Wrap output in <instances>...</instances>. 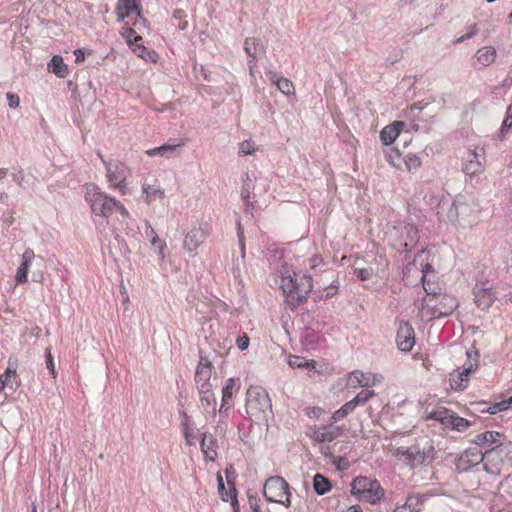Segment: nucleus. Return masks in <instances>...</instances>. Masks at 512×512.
Here are the masks:
<instances>
[{
  "label": "nucleus",
  "mask_w": 512,
  "mask_h": 512,
  "mask_svg": "<svg viewBox=\"0 0 512 512\" xmlns=\"http://www.w3.org/2000/svg\"><path fill=\"white\" fill-rule=\"evenodd\" d=\"M405 504L408 508L413 510V512H420L423 505V499L419 495H410L407 497Z\"/></svg>",
  "instance_id": "obj_44"
},
{
  "label": "nucleus",
  "mask_w": 512,
  "mask_h": 512,
  "mask_svg": "<svg viewBox=\"0 0 512 512\" xmlns=\"http://www.w3.org/2000/svg\"><path fill=\"white\" fill-rule=\"evenodd\" d=\"M6 98L8 101V106L12 109H15L19 107L20 105V98L18 95L8 92L6 94Z\"/></svg>",
  "instance_id": "obj_55"
},
{
  "label": "nucleus",
  "mask_w": 512,
  "mask_h": 512,
  "mask_svg": "<svg viewBox=\"0 0 512 512\" xmlns=\"http://www.w3.org/2000/svg\"><path fill=\"white\" fill-rule=\"evenodd\" d=\"M313 487L317 495L322 496L331 489L330 481L322 474H316L313 478Z\"/></svg>",
  "instance_id": "obj_34"
},
{
  "label": "nucleus",
  "mask_w": 512,
  "mask_h": 512,
  "mask_svg": "<svg viewBox=\"0 0 512 512\" xmlns=\"http://www.w3.org/2000/svg\"><path fill=\"white\" fill-rule=\"evenodd\" d=\"M474 301L477 307L486 310L494 303L496 297L487 282H477L473 288Z\"/></svg>",
  "instance_id": "obj_15"
},
{
  "label": "nucleus",
  "mask_w": 512,
  "mask_h": 512,
  "mask_svg": "<svg viewBox=\"0 0 512 512\" xmlns=\"http://www.w3.org/2000/svg\"><path fill=\"white\" fill-rule=\"evenodd\" d=\"M45 362H46V367L50 371L52 377L56 378L57 372H56V368H55V363L53 360V356L51 354V350L49 348H47L45 350Z\"/></svg>",
  "instance_id": "obj_50"
},
{
  "label": "nucleus",
  "mask_w": 512,
  "mask_h": 512,
  "mask_svg": "<svg viewBox=\"0 0 512 512\" xmlns=\"http://www.w3.org/2000/svg\"><path fill=\"white\" fill-rule=\"evenodd\" d=\"M351 496L360 502L371 505L378 504L384 497L385 491L376 479L366 476H357L350 483Z\"/></svg>",
  "instance_id": "obj_6"
},
{
  "label": "nucleus",
  "mask_w": 512,
  "mask_h": 512,
  "mask_svg": "<svg viewBox=\"0 0 512 512\" xmlns=\"http://www.w3.org/2000/svg\"><path fill=\"white\" fill-rule=\"evenodd\" d=\"M74 55H75V62L78 64L82 63L85 60V53L82 49H76L74 51Z\"/></svg>",
  "instance_id": "obj_62"
},
{
  "label": "nucleus",
  "mask_w": 512,
  "mask_h": 512,
  "mask_svg": "<svg viewBox=\"0 0 512 512\" xmlns=\"http://www.w3.org/2000/svg\"><path fill=\"white\" fill-rule=\"evenodd\" d=\"M355 274L358 279L364 281V280H368L371 278L373 271L371 268H361V269H356Z\"/></svg>",
  "instance_id": "obj_54"
},
{
  "label": "nucleus",
  "mask_w": 512,
  "mask_h": 512,
  "mask_svg": "<svg viewBox=\"0 0 512 512\" xmlns=\"http://www.w3.org/2000/svg\"><path fill=\"white\" fill-rule=\"evenodd\" d=\"M85 200L96 216L108 218L114 211H118L123 217L129 215L127 209L118 200L102 192L94 183L85 184Z\"/></svg>",
  "instance_id": "obj_1"
},
{
  "label": "nucleus",
  "mask_w": 512,
  "mask_h": 512,
  "mask_svg": "<svg viewBox=\"0 0 512 512\" xmlns=\"http://www.w3.org/2000/svg\"><path fill=\"white\" fill-rule=\"evenodd\" d=\"M263 493L268 502L284 504L286 507L291 505L289 485L280 476L269 477L264 484Z\"/></svg>",
  "instance_id": "obj_9"
},
{
  "label": "nucleus",
  "mask_w": 512,
  "mask_h": 512,
  "mask_svg": "<svg viewBox=\"0 0 512 512\" xmlns=\"http://www.w3.org/2000/svg\"><path fill=\"white\" fill-rule=\"evenodd\" d=\"M447 219L454 225H459V197H457L447 211Z\"/></svg>",
  "instance_id": "obj_42"
},
{
  "label": "nucleus",
  "mask_w": 512,
  "mask_h": 512,
  "mask_svg": "<svg viewBox=\"0 0 512 512\" xmlns=\"http://www.w3.org/2000/svg\"><path fill=\"white\" fill-rule=\"evenodd\" d=\"M183 426V434L185 438V442L187 445H194L195 444V433L193 429L189 428L187 424H182Z\"/></svg>",
  "instance_id": "obj_51"
},
{
  "label": "nucleus",
  "mask_w": 512,
  "mask_h": 512,
  "mask_svg": "<svg viewBox=\"0 0 512 512\" xmlns=\"http://www.w3.org/2000/svg\"><path fill=\"white\" fill-rule=\"evenodd\" d=\"M143 193L146 196V201L150 203L152 200H154L156 197L163 198L164 197V190L155 188L151 185H143Z\"/></svg>",
  "instance_id": "obj_43"
},
{
  "label": "nucleus",
  "mask_w": 512,
  "mask_h": 512,
  "mask_svg": "<svg viewBox=\"0 0 512 512\" xmlns=\"http://www.w3.org/2000/svg\"><path fill=\"white\" fill-rule=\"evenodd\" d=\"M395 234L400 233L401 245L405 251L411 250L417 243L419 235L418 229L413 224L400 223L394 228Z\"/></svg>",
  "instance_id": "obj_18"
},
{
  "label": "nucleus",
  "mask_w": 512,
  "mask_h": 512,
  "mask_svg": "<svg viewBox=\"0 0 512 512\" xmlns=\"http://www.w3.org/2000/svg\"><path fill=\"white\" fill-rule=\"evenodd\" d=\"M380 378L381 376L376 374L364 373L360 370H354L349 374L348 386L352 388H356L357 386L371 387L380 382Z\"/></svg>",
  "instance_id": "obj_20"
},
{
  "label": "nucleus",
  "mask_w": 512,
  "mask_h": 512,
  "mask_svg": "<svg viewBox=\"0 0 512 512\" xmlns=\"http://www.w3.org/2000/svg\"><path fill=\"white\" fill-rule=\"evenodd\" d=\"M207 234L202 227H193L185 236L183 241L184 249L192 253L206 240Z\"/></svg>",
  "instance_id": "obj_21"
},
{
  "label": "nucleus",
  "mask_w": 512,
  "mask_h": 512,
  "mask_svg": "<svg viewBox=\"0 0 512 512\" xmlns=\"http://www.w3.org/2000/svg\"><path fill=\"white\" fill-rule=\"evenodd\" d=\"M200 447L203 452V454L206 456V458L210 460H214L217 453H216V440L213 437L212 434L209 433H203L202 438L200 441Z\"/></svg>",
  "instance_id": "obj_31"
},
{
  "label": "nucleus",
  "mask_w": 512,
  "mask_h": 512,
  "mask_svg": "<svg viewBox=\"0 0 512 512\" xmlns=\"http://www.w3.org/2000/svg\"><path fill=\"white\" fill-rule=\"evenodd\" d=\"M45 261L40 255L35 254L32 249H26L21 256V263L15 275L17 284H24L28 281V273H32V281L41 283L44 281Z\"/></svg>",
  "instance_id": "obj_7"
},
{
  "label": "nucleus",
  "mask_w": 512,
  "mask_h": 512,
  "mask_svg": "<svg viewBox=\"0 0 512 512\" xmlns=\"http://www.w3.org/2000/svg\"><path fill=\"white\" fill-rule=\"evenodd\" d=\"M422 272H423V275H422L423 289L425 290V292L428 296L427 298H433V300H435L437 293L434 289L431 288L430 283L425 280V278H426L425 272L426 271L423 270Z\"/></svg>",
  "instance_id": "obj_53"
},
{
  "label": "nucleus",
  "mask_w": 512,
  "mask_h": 512,
  "mask_svg": "<svg viewBox=\"0 0 512 512\" xmlns=\"http://www.w3.org/2000/svg\"><path fill=\"white\" fill-rule=\"evenodd\" d=\"M254 152V145L252 142L245 140L240 143L239 154L240 155H251Z\"/></svg>",
  "instance_id": "obj_52"
},
{
  "label": "nucleus",
  "mask_w": 512,
  "mask_h": 512,
  "mask_svg": "<svg viewBox=\"0 0 512 512\" xmlns=\"http://www.w3.org/2000/svg\"><path fill=\"white\" fill-rule=\"evenodd\" d=\"M246 413L255 422L268 421L272 416V402L267 391L260 386H251L246 392Z\"/></svg>",
  "instance_id": "obj_2"
},
{
  "label": "nucleus",
  "mask_w": 512,
  "mask_h": 512,
  "mask_svg": "<svg viewBox=\"0 0 512 512\" xmlns=\"http://www.w3.org/2000/svg\"><path fill=\"white\" fill-rule=\"evenodd\" d=\"M395 455L411 468L426 466L433 462L436 456L434 444L431 440L416 443L408 448L399 447Z\"/></svg>",
  "instance_id": "obj_4"
},
{
  "label": "nucleus",
  "mask_w": 512,
  "mask_h": 512,
  "mask_svg": "<svg viewBox=\"0 0 512 512\" xmlns=\"http://www.w3.org/2000/svg\"><path fill=\"white\" fill-rule=\"evenodd\" d=\"M473 66L482 69L492 64L496 59V49L492 46H485L477 50L474 56Z\"/></svg>",
  "instance_id": "obj_23"
},
{
  "label": "nucleus",
  "mask_w": 512,
  "mask_h": 512,
  "mask_svg": "<svg viewBox=\"0 0 512 512\" xmlns=\"http://www.w3.org/2000/svg\"><path fill=\"white\" fill-rule=\"evenodd\" d=\"M244 50L249 57L256 58L258 54L264 52L263 45L256 38H247L244 43Z\"/></svg>",
  "instance_id": "obj_35"
},
{
  "label": "nucleus",
  "mask_w": 512,
  "mask_h": 512,
  "mask_svg": "<svg viewBox=\"0 0 512 512\" xmlns=\"http://www.w3.org/2000/svg\"><path fill=\"white\" fill-rule=\"evenodd\" d=\"M509 408V402H498L493 405L488 406L486 409H483L482 412H488L489 414H497L501 411L507 410Z\"/></svg>",
  "instance_id": "obj_49"
},
{
  "label": "nucleus",
  "mask_w": 512,
  "mask_h": 512,
  "mask_svg": "<svg viewBox=\"0 0 512 512\" xmlns=\"http://www.w3.org/2000/svg\"><path fill=\"white\" fill-rule=\"evenodd\" d=\"M249 338L247 335H242V336H239L237 338V341H236V344H237V347L241 350V351H244L248 348L249 346Z\"/></svg>",
  "instance_id": "obj_57"
},
{
  "label": "nucleus",
  "mask_w": 512,
  "mask_h": 512,
  "mask_svg": "<svg viewBox=\"0 0 512 512\" xmlns=\"http://www.w3.org/2000/svg\"><path fill=\"white\" fill-rule=\"evenodd\" d=\"M250 174H245L241 189V198L245 205V213H249L254 209L253 203L250 202V194L254 190V182Z\"/></svg>",
  "instance_id": "obj_28"
},
{
  "label": "nucleus",
  "mask_w": 512,
  "mask_h": 512,
  "mask_svg": "<svg viewBox=\"0 0 512 512\" xmlns=\"http://www.w3.org/2000/svg\"><path fill=\"white\" fill-rule=\"evenodd\" d=\"M217 481H218V490H219V494L222 498V500L224 501H228V499L234 495L233 492H231V490L234 488L232 487L230 489V492L228 493V491L226 490L225 486H224V482H223V478L220 474L217 475Z\"/></svg>",
  "instance_id": "obj_48"
},
{
  "label": "nucleus",
  "mask_w": 512,
  "mask_h": 512,
  "mask_svg": "<svg viewBox=\"0 0 512 512\" xmlns=\"http://www.w3.org/2000/svg\"><path fill=\"white\" fill-rule=\"evenodd\" d=\"M406 168L409 171L416 170L421 165V159L414 155V154H408L404 159Z\"/></svg>",
  "instance_id": "obj_47"
},
{
  "label": "nucleus",
  "mask_w": 512,
  "mask_h": 512,
  "mask_svg": "<svg viewBox=\"0 0 512 512\" xmlns=\"http://www.w3.org/2000/svg\"><path fill=\"white\" fill-rule=\"evenodd\" d=\"M103 165L106 169V178L109 187L119 190L123 195L127 194L128 189L126 186V179L130 173L127 165L120 161H107L103 160Z\"/></svg>",
  "instance_id": "obj_11"
},
{
  "label": "nucleus",
  "mask_w": 512,
  "mask_h": 512,
  "mask_svg": "<svg viewBox=\"0 0 512 512\" xmlns=\"http://www.w3.org/2000/svg\"><path fill=\"white\" fill-rule=\"evenodd\" d=\"M213 366L211 362L201 357L195 371V384L197 390L213 388L211 383Z\"/></svg>",
  "instance_id": "obj_16"
},
{
  "label": "nucleus",
  "mask_w": 512,
  "mask_h": 512,
  "mask_svg": "<svg viewBox=\"0 0 512 512\" xmlns=\"http://www.w3.org/2000/svg\"><path fill=\"white\" fill-rule=\"evenodd\" d=\"M505 436L497 431H485L476 435L471 442L479 447V450H486L493 446L506 445Z\"/></svg>",
  "instance_id": "obj_17"
},
{
  "label": "nucleus",
  "mask_w": 512,
  "mask_h": 512,
  "mask_svg": "<svg viewBox=\"0 0 512 512\" xmlns=\"http://www.w3.org/2000/svg\"><path fill=\"white\" fill-rule=\"evenodd\" d=\"M244 231H243V228L241 226V223L240 221H237V236L239 238V244H240V247H241V252H242V256L244 257L245 255V246H244Z\"/></svg>",
  "instance_id": "obj_56"
},
{
  "label": "nucleus",
  "mask_w": 512,
  "mask_h": 512,
  "mask_svg": "<svg viewBox=\"0 0 512 512\" xmlns=\"http://www.w3.org/2000/svg\"><path fill=\"white\" fill-rule=\"evenodd\" d=\"M145 233H146V236L150 238L151 244L154 247H157L159 249V255L161 257H164L163 250L166 247V243L158 237V235L156 234V232L150 226L149 223H147V228H146V232Z\"/></svg>",
  "instance_id": "obj_38"
},
{
  "label": "nucleus",
  "mask_w": 512,
  "mask_h": 512,
  "mask_svg": "<svg viewBox=\"0 0 512 512\" xmlns=\"http://www.w3.org/2000/svg\"><path fill=\"white\" fill-rule=\"evenodd\" d=\"M396 344L399 350L402 352H409L415 345V332L412 325L407 321H401L399 323Z\"/></svg>",
  "instance_id": "obj_14"
},
{
  "label": "nucleus",
  "mask_w": 512,
  "mask_h": 512,
  "mask_svg": "<svg viewBox=\"0 0 512 512\" xmlns=\"http://www.w3.org/2000/svg\"><path fill=\"white\" fill-rule=\"evenodd\" d=\"M12 179L14 182H16L17 184L21 185L22 182L24 181V172L21 168L15 170L12 174Z\"/></svg>",
  "instance_id": "obj_58"
},
{
  "label": "nucleus",
  "mask_w": 512,
  "mask_h": 512,
  "mask_svg": "<svg viewBox=\"0 0 512 512\" xmlns=\"http://www.w3.org/2000/svg\"><path fill=\"white\" fill-rule=\"evenodd\" d=\"M200 403L206 413L216 415V398L213 388L198 390Z\"/></svg>",
  "instance_id": "obj_27"
},
{
  "label": "nucleus",
  "mask_w": 512,
  "mask_h": 512,
  "mask_svg": "<svg viewBox=\"0 0 512 512\" xmlns=\"http://www.w3.org/2000/svg\"><path fill=\"white\" fill-rule=\"evenodd\" d=\"M354 410H355V407L353 406V404L350 401H348L341 408H339L332 414L331 419L334 422H337V421L342 420L345 417H347Z\"/></svg>",
  "instance_id": "obj_39"
},
{
  "label": "nucleus",
  "mask_w": 512,
  "mask_h": 512,
  "mask_svg": "<svg viewBox=\"0 0 512 512\" xmlns=\"http://www.w3.org/2000/svg\"><path fill=\"white\" fill-rule=\"evenodd\" d=\"M406 124L403 121H394L392 124L384 127L380 132V139L385 145L392 144L403 131Z\"/></svg>",
  "instance_id": "obj_26"
},
{
  "label": "nucleus",
  "mask_w": 512,
  "mask_h": 512,
  "mask_svg": "<svg viewBox=\"0 0 512 512\" xmlns=\"http://www.w3.org/2000/svg\"><path fill=\"white\" fill-rule=\"evenodd\" d=\"M467 357L469 360L468 365L463 366V370H455L449 375V384L451 389L453 390H463L467 387L469 381V374L473 371L474 365L471 362L472 354L467 352Z\"/></svg>",
  "instance_id": "obj_19"
},
{
  "label": "nucleus",
  "mask_w": 512,
  "mask_h": 512,
  "mask_svg": "<svg viewBox=\"0 0 512 512\" xmlns=\"http://www.w3.org/2000/svg\"><path fill=\"white\" fill-rule=\"evenodd\" d=\"M427 419L437 421L445 428H449L457 432H464L471 426V423L468 420L460 417L456 412L445 407L434 409L427 415Z\"/></svg>",
  "instance_id": "obj_10"
},
{
  "label": "nucleus",
  "mask_w": 512,
  "mask_h": 512,
  "mask_svg": "<svg viewBox=\"0 0 512 512\" xmlns=\"http://www.w3.org/2000/svg\"><path fill=\"white\" fill-rule=\"evenodd\" d=\"M231 492L234 493V495L231 497V505L233 508V512H240V507H239V503H238L237 496H236V489L233 488L231 490Z\"/></svg>",
  "instance_id": "obj_61"
},
{
  "label": "nucleus",
  "mask_w": 512,
  "mask_h": 512,
  "mask_svg": "<svg viewBox=\"0 0 512 512\" xmlns=\"http://www.w3.org/2000/svg\"><path fill=\"white\" fill-rule=\"evenodd\" d=\"M121 35L126 39V42L129 47H133L132 40H134L136 42L141 41V36L136 34V31L134 30V28H130V27L123 28Z\"/></svg>",
  "instance_id": "obj_46"
},
{
  "label": "nucleus",
  "mask_w": 512,
  "mask_h": 512,
  "mask_svg": "<svg viewBox=\"0 0 512 512\" xmlns=\"http://www.w3.org/2000/svg\"><path fill=\"white\" fill-rule=\"evenodd\" d=\"M343 431L344 429L342 427L330 423L327 425L310 427L308 436L318 443L332 442L340 437L343 434Z\"/></svg>",
  "instance_id": "obj_12"
},
{
  "label": "nucleus",
  "mask_w": 512,
  "mask_h": 512,
  "mask_svg": "<svg viewBox=\"0 0 512 512\" xmlns=\"http://www.w3.org/2000/svg\"><path fill=\"white\" fill-rule=\"evenodd\" d=\"M48 70L60 78H64L68 74V66L64 63L60 55H55L48 63Z\"/></svg>",
  "instance_id": "obj_32"
},
{
  "label": "nucleus",
  "mask_w": 512,
  "mask_h": 512,
  "mask_svg": "<svg viewBox=\"0 0 512 512\" xmlns=\"http://www.w3.org/2000/svg\"><path fill=\"white\" fill-rule=\"evenodd\" d=\"M132 12H136L137 16L142 19L140 6L136 0H118L116 5L117 21L122 22Z\"/></svg>",
  "instance_id": "obj_24"
},
{
  "label": "nucleus",
  "mask_w": 512,
  "mask_h": 512,
  "mask_svg": "<svg viewBox=\"0 0 512 512\" xmlns=\"http://www.w3.org/2000/svg\"><path fill=\"white\" fill-rule=\"evenodd\" d=\"M15 389L17 387V375L16 371L7 368L4 373L0 374V392L5 388Z\"/></svg>",
  "instance_id": "obj_33"
},
{
  "label": "nucleus",
  "mask_w": 512,
  "mask_h": 512,
  "mask_svg": "<svg viewBox=\"0 0 512 512\" xmlns=\"http://www.w3.org/2000/svg\"><path fill=\"white\" fill-rule=\"evenodd\" d=\"M133 51L138 57L151 62H156L158 57L155 51L148 50L144 45L134 47Z\"/></svg>",
  "instance_id": "obj_41"
},
{
  "label": "nucleus",
  "mask_w": 512,
  "mask_h": 512,
  "mask_svg": "<svg viewBox=\"0 0 512 512\" xmlns=\"http://www.w3.org/2000/svg\"><path fill=\"white\" fill-rule=\"evenodd\" d=\"M394 512H413V510L408 508L407 505L404 503L403 505L396 507Z\"/></svg>",
  "instance_id": "obj_64"
},
{
  "label": "nucleus",
  "mask_w": 512,
  "mask_h": 512,
  "mask_svg": "<svg viewBox=\"0 0 512 512\" xmlns=\"http://www.w3.org/2000/svg\"><path fill=\"white\" fill-rule=\"evenodd\" d=\"M458 300L448 294H439L436 299L423 298L416 302L417 308L421 311L422 317L427 319L446 317L451 315L458 307Z\"/></svg>",
  "instance_id": "obj_5"
},
{
  "label": "nucleus",
  "mask_w": 512,
  "mask_h": 512,
  "mask_svg": "<svg viewBox=\"0 0 512 512\" xmlns=\"http://www.w3.org/2000/svg\"><path fill=\"white\" fill-rule=\"evenodd\" d=\"M234 389L235 380L233 378H229L222 389V402H225V400H232Z\"/></svg>",
  "instance_id": "obj_45"
},
{
  "label": "nucleus",
  "mask_w": 512,
  "mask_h": 512,
  "mask_svg": "<svg viewBox=\"0 0 512 512\" xmlns=\"http://www.w3.org/2000/svg\"><path fill=\"white\" fill-rule=\"evenodd\" d=\"M483 450L477 447H469L463 451L456 462V469L459 472H467L474 466L483 463Z\"/></svg>",
  "instance_id": "obj_13"
},
{
  "label": "nucleus",
  "mask_w": 512,
  "mask_h": 512,
  "mask_svg": "<svg viewBox=\"0 0 512 512\" xmlns=\"http://www.w3.org/2000/svg\"><path fill=\"white\" fill-rule=\"evenodd\" d=\"M183 145H184L183 141H180L178 143L168 142L162 146L155 147V148L148 150L147 154L152 157L153 156H164V157L170 158L175 154L177 148H179Z\"/></svg>",
  "instance_id": "obj_30"
},
{
  "label": "nucleus",
  "mask_w": 512,
  "mask_h": 512,
  "mask_svg": "<svg viewBox=\"0 0 512 512\" xmlns=\"http://www.w3.org/2000/svg\"><path fill=\"white\" fill-rule=\"evenodd\" d=\"M321 265L324 264L322 258H320L319 256H313L310 258V267L312 270H316Z\"/></svg>",
  "instance_id": "obj_59"
},
{
  "label": "nucleus",
  "mask_w": 512,
  "mask_h": 512,
  "mask_svg": "<svg viewBox=\"0 0 512 512\" xmlns=\"http://www.w3.org/2000/svg\"><path fill=\"white\" fill-rule=\"evenodd\" d=\"M459 226L467 227L476 222V209L459 197Z\"/></svg>",
  "instance_id": "obj_25"
},
{
  "label": "nucleus",
  "mask_w": 512,
  "mask_h": 512,
  "mask_svg": "<svg viewBox=\"0 0 512 512\" xmlns=\"http://www.w3.org/2000/svg\"><path fill=\"white\" fill-rule=\"evenodd\" d=\"M512 128V105H509L506 111L505 119L502 122V125L496 134V138L499 140H504L509 134Z\"/></svg>",
  "instance_id": "obj_36"
},
{
  "label": "nucleus",
  "mask_w": 512,
  "mask_h": 512,
  "mask_svg": "<svg viewBox=\"0 0 512 512\" xmlns=\"http://www.w3.org/2000/svg\"><path fill=\"white\" fill-rule=\"evenodd\" d=\"M266 76L272 83H274L277 86V88L283 94H285V95L294 94V85L289 79H287L285 77H280V76H278L277 73H275L273 71L267 72Z\"/></svg>",
  "instance_id": "obj_29"
},
{
  "label": "nucleus",
  "mask_w": 512,
  "mask_h": 512,
  "mask_svg": "<svg viewBox=\"0 0 512 512\" xmlns=\"http://www.w3.org/2000/svg\"><path fill=\"white\" fill-rule=\"evenodd\" d=\"M481 155L476 150H469L464 158L462 170L466 175L473 176L483 172L484 165Z\"/></svg>",
  "instance_id": "obj_22"
},
{
  "label": "nucleus",
  "mask_w": 512,
  "mask_h": 512,
  "mask_svg": "<svg viewBox=\"0 0 512 512\" xmlns=\"http://www.w3.org/2000/svg\"><path fill=\"white\" fill-rule=\"evenodd\" d=\"M280 286L286 296V302L294 309L306 300L313 283L309 275L294 273L293 276H283Z\"/></svg>",
  "instance_id": "obj_3"
},
{
  "label": "nucleus",
  "mask_w": 512,
  "mask_h": 512,
  "mask_svg": "<svg viewBox=\"0 0 512 512\" xmlns=\"http://www.w3.org/2000/svg\"><path fill=\"white\" fill-rule=\"evenodd\" d=\"M483 469L490 475H500L504 466L512 458V445L493 446L483 451Z\"/></svg>",
  "instance_id": "obj_8"
},
{
  "label": "nucleus",
  "mask_w": 512,
  "mask_h": 512,
  "mask_svg": "<svg viewBox=\"0 0 512 512\" xmlns=\"http://www.w3.org/2000/svg\"><path fill=\"white\" fill-rule=\"evenodd\" d=\"M374 396V390H362L352 400H350V402L356 408L357 406L365 405L369 401V399H371Z\"/></svg>",
  "instance_id": "obj_40"
},
{
  "label": "nucleus",
  "mask_w": 512,
  "mask_h": 512,
  "mask_svg": "<svg viewBox=\"0 0 512 512\" xmlns=\"http://www.w3.org/2000/svg\"><path fill=\"white\" fill-rule=\"evenodd\" d=\"M259 500L256 497H249V505L253 512H261Z\"/></svg>",
  "instance_id": "obj_60"
},
{
  "label": "nucleus",
  "mask_w": 512,
  "mask_h": 512,
  "mask_svg": "<svg viewBox=\"0 0 512 512\" xmlns=\"http://www.w3.org/2000/svg\"><path fill=\"white\" fill-rule=\"evenodd\" d=\"M288 364L292 368H307L314 369L315 361H307L304 357L291 355L288 359Z\"/></svg>",
  "instance_id": "obj_37"
},
{
  "label": "nucleus",
  "mask_w": 512,
  "mask_h": 512,
  "mask_svg": "<svg viewBox=\"0 0 512 512\" xmlns=\"http://www.w3.org/2000/svg\"><path fill=\"white\" fill-rule=\"evenodd\" d=\"M478 32V29H477V26L474 24V25H471L469 28H468V32L466 33V36L468 37V39H471L472 37H474Z\"/></svg>",
  "instance_id": "obj_63"
}]
</instances>
